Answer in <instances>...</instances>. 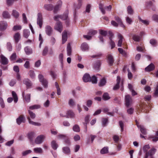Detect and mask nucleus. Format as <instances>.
I'll use <instances>...</instances> for the list:
<instances>
[{"mask_svg":"<svg viewBox=\"0 0 158 158\" xmlns=\"http://www.w3.org/2000/svg\"><path fill=\"white\" fill-rule=\"evenodd\" d=\"M133 39L135 41H139L140 39V37L139 36L135 35L133 36Z\"/></svg>","mask_w":158,"mask_h":158,"instance_id":"obj_55","label":"nucleus"},{"mask_svg":"<svg viewBox=\"0 0 158 158\" xmlns=\"http://www.w3.org/2000/svg\"><path fill=\"white\" fill-rule=\"evenodd\" d=\"M51 146L52 148L54 150H56L58 147V145L54 140L51 142Z\"/></svg>","mask_w":158,"mask_h":158,"instance_id":"obj_22","label":"nucleus"},{"mask_svg":"<svg viewBox=\"0 0 158 158\" xmlns=\"http://www.w3.org/2000/svg\"><path fill=\"white\" fill-rule=\"evenodd\" d=\"M45 137L43 135H40L38 136L35 139V142L37 144L41 143L43 141Z\"/></svg>","mask_w":158,"mask_h":158,"instance_id":"obj_8","label":"nucleus"},{"mask_svg":"<svg viewBox=\"0 0 158 158\" xmlns=\"http://www.w3.org/2000/svg\"><path fill=\"white\" fill-rule=\"evenodd\" d=\"M138 127L140 128V130L141 132L143 135H146L147 133L146 129L144 128V126L142 125H138Z\"/></svg>","mask_w":158,"mask_h":158,"instance_id":"obj_28","label":"nucleus"},{"mask_svg":"<svg viewBox=\"0 0 158 158\" xmlns=\"http://www.w3.org/2000/svg\"><path fill=\"white\" fill-rule=\"evenodd\" d=\"M48 47H45L44 48L42 52V55L43 56H45L47 55L48 52Z\"/></svg>","mask_w":158,"mask_h":158,"instance_id":"obj_51","label":"nucleus"},{"mask_svg":"<svg viewBox=\"0 0 158 158\" xmlns=\"http://www.w3.org/2000/svg\"><path fill=\"white\" fill-rule=\"evenodd\" d=\"M108 152V148L107 147H104L100 151L102 154L107 153Z\"/></svg>","mask_w":158,"mask_h":158,"instance_id":"obj_37","label":"nucleus"},{"mask_svg":"<svg viewBox=\"0 0 158 158\" xmlns=\"http://www.w3.org/2000/svg\"><path fill=\"white\" fill-rule=\"evenodd\" d=\"M154 95L156 97L158 96V84L156 85Z\"/></svg>","mask_w":158,"mask_h":158,"instance_id":"obj_64","label":"nucleus"},{"mask_svg":"<svg viewBox=\"0 0 158 158\" xmlns=\"http://www.w3.org/2000/svg\"><path fill=\"white\" fill-rule=\"evenodd\" d=\"M117 22L114 21L112 20L111 22V24L114 26L117 27L118 25H119L121 27H124V25L121 21V20H116Z\"/></svg>","mask_w":158,"mask_h":158,"instance_id":"obj_12","label":"nucleus"},{"mask_svg":"<svg viewBox=\"0 0 158 158\" xmlns=\"http://www.w3.org/2000/svg\"><path fill=\"white\" fill-rule=\"evenodd\" d=\"M38 78L40 81L42 83L44 86L45 88H47L48 83L47 80L44 78L43 76L41 74H39L38 76Z\"/></svg>","mask_w":158,"mask_h":158,"instance_id":"obj_4","label":"nucleus"},{"mask_svg":"<svg viewBox=\"0 0 158 158\" xmlns=\"http://www.w3.org/2000/svg\"><path fill=\"white\" fill-rule=\"evenodd\" d=\"M14 40L16 43H17L20 39V34L19 32L15 33L13 35Z\"/></svg>","mask_w":158,"mask_h":158,"instance_id":"obj_15","label":"nucleus"},{"mask_svg":"<svg viewBox=\"0 0 158 158\" xmlns=\"http://www.w3.org/2000/svg\"><path fill=\"white\" fill-rule=\"evenodd\" d=\"M7 26V23L3 21L0 22V30H4L6 29Z\"/></svg>","mask_w":158,"mask_h":158,"instance_id":"obj_13","label":"nucleus"},{"mask_svg":"<svg viewBox=\"0 0 158 158\" xmlns=\"http://www.w3.org/2000/svg\"><path fill=\"white\" fill-rule=\"evenodd\" d=\"M35 134L34 132H30L28 133V138L31 141H33L35 137Z\"/></svg>","mask_w":158,"mask_h":158,"instance_id":"obj_18","label":"nucleus"},{"mask_svg":"<svg viewBox=\"0 0 158 158\" xmlns=\"http://www.w3.org/2000/svg\"><path fill=\"white\" fill-rule=\"evenodd\" d=\"M63 150L64 153L67 154L69 153L70 152L69 148L68 147H63Z\"/></svg>","mask_w":158,"mask_h":158,"instance_id":"obj_45","label":"nucleus"},{"mask_svg":"<svg viewBox=\"0 0 158 158\" xmlns=\"http://www.w3.org/2000/svg\"><path fill=\"white\" fill-rule=\"evenodd\" d=\"M127 10L128 14H132L133 13V10L131 6H128L127 8Z\"/></svg>","mask_w":158,"mask_h":158,"instance_id":"obj_50","label":"nucleus"},{"mask_svg":"<svg viewBox=\"0 0 158 158\" xmlns=\"http://www.w3.org/2000/svg\"><path fill=\"white\" fill-rule=\"evenodd\" d=\"M67 39V32L66 31H64L62 33V44H64L66 41Z\"/></svg>","mask_w":158,"mask_h":158,"instance_id":"obj_14","label":"nucleus"},{"mask_svg":"<svg viewBox=\"0 0 158 158\" xmlns=\"http://www.w3.org/2000/svg\"><path fill=\"white\" fill-rule=\"evenodd\" d=\"M31 152L32 151L31 150H27L23 152V153H22V154L23 156H25L31 153Z\"/></svg>","mask_w":158,"mask_h":158,"instance_id":"obj_58","label":"nucleus"},{"mask_svg":"<svg viewBox=\"0 0 158 158\" xmlns=\"http://www.w3.org/2000/svg\"><path fill=\"white\" fill-rule=\"evenodd\" d=\"M53 6L52 4H46L44 6V8L48 10L51 11L52 10Z\"/></svg>","mask_w":158,"mask_h":158,"instance_id":"obj_26","label":"nucleus"},{"mask_svg":"<svg viewBox=\"0 0 158 158\" xmlns=\"http://www.w3.org/2000/svg\"><path fill=\"white\" fill-rule=\"evenodd\" d=\"M55 85L57 89V94L58 95H60L61 94L60 90L59 87V86L58 83L56 82H55Z\"/></svg>","mask_w":158,"mask_h":158,"instance_id":"obj_46","label":"nucleus"},{"mask_svg":"<svg viewBox=\"0 0 158 158\" xmlns=\"http://www.w3.org/2000/svg\"><path fill=\"white\" fill-rule=\"evenodd\" d=\"M120 80L121 79L120 77L119 76H117V84L114 87L113 89L114 90H116L119 89V84L120 81Z\"/></svg>","mask_w":158,"mask_h":158,"instance_id":"obj_20","label":"nucleus"},{"mask_svg":"<svg viewBox=\"0 0 158 158\" xmlns=\"http://www.w3.org/2000/svg\"><path fill=\"white\" fill-rule=\"evenodd\" d=\"M23 83L25 84L26 86L29 87L31 86L32 84L31 81L28 79H25L23 80Z\"/></svg>","mask_w":158,"mask_h":158,"instance_id":"obj_25","label":"nucleus"},{"mask_svg":"<svg viewBox=\"0 0 158 158\" xmlns=\"http://www.w3.org/2000/svg\"><path fill=\"white\" fill-rule=\"evenodd\" d=\"M0 57L1 59V62L2 64H6L8 63L7 59L3 55L1 54L0 56Z\"/></svg>","mask_w":158,"mask_h":158,"instance_id":"obj_16","label":"nucleus"},{"mask_svg":"<svg viewBox=\"0 0 158 158\" xmlns=\"http://www.w3.org/2000/svg\"><path fill=\"white\" fill-rule=\"evenodd\" d=\"M110 44L111 46V49L113 48L115 46V44L114 42L112 40V38H110Z\"/></svg>","mask_w":158,"mask_h":158,"instance_id":"obj_60","label":"nucleus"},{"mask_svg":"<svg viewBox=\"0 0 158 158\" xmlns=\"http://www.w3.org/2000/svg\"><path fill=\"white\" fill-rule=\"evenodd\" d=\"M97 33V31L94 30H89L88 34L89 35H93Z\"/></svg>","mask_w":158,"mask_h":158,"instance_id":"obj_49","label":"nucleus"},{"mask_svg":"<svg viewBox=\"0 0 158 158\" xmlns=\"http://www.w3.org/2000/svg\"><path fill=\"white\" fill-rule=\"evenodd\" d=\"M40 106L38 105H35L33 106H30L29 107V109L30 110H33L38 109L40 108Z\"/></svg>","mask_w":158,"mask_h":158,"instance_id":"obj_42","label":"nucleus"},{"mask_svg":"<svg viewBox=\"0 0 158 158\" xmlns=\"http://www.w3.org/2000/svg\"><path fill=\"white\" fill-rule=\"evenodd\" d=\"M55 29L61 32L63 30V26L61 22L58 20L54 27Z\"/></svg>","mask_w":158,"mask_h":158,"instance_id":"obj_6","label":"nucleus"},{"mask_svg":"<svg viewBox=\"0 0 158 158\" xmlns=\"http://www.w3.org/2000/svg\"><path fill=\"white\" fill-rule=\"evenodd\" d=\"M12 15L15 19H17L19 16V13L15 10H13L12 13Z\"/></svg>","mask_w":158,"mask_h":158,"instance_id":"obj_32","label":"nucleus"},{"mask_svg":"<svg viewBox=\"0 0 158 158\" xmlns=\"http://www.w3.org/2000/svg\"><path fill=\"white\" fill-rule=\"evenodd\" d=\"M150 148V146L149 144L146 145H145L143 148V151L145 152H148V150Z\"/></svg>","mask_w":158,"mask_h":158,"instance_id":"obj_53","label":"nucleus"},{"mask_svg":"<svg viewBox=\"0 0 158 158\" xmlns=\"http://www.w3.org/2000/svg\"><path fill=\"white\" fill-rule=\"evenodd\" d=\"M64 142L66 145H70L71 144V141L70 139L67 136L64 139Z\"/></svg>","mask_w":158,"mask_h":158,"instance_id":"obj_47","label":"nucleus"},{"mask_svg":"<svg viewBox=\"0 0 158 158\" xmlns=\"http://www.w3.org/2000/svg\"><path fill=\"white\" fill-rule=\"evenodd\" d=\"M106 82V80L105 78H103L100 80L99 82L98 83L99 86L102 87L105 85Z\"/></svg>","mask_w":158,"mask_h":158,"instance_id":"obj_30","label":"nucleus"},{"mask_svg":"<svg viewBox=\"0 0 158 158\" xmlns=\"http://www.w3.org/2000/svg\"><path fill=\"white\" fill-rule=\"evenodd\" d=\"M91 81L93 83L96 84L97 82V77L95 76H93L92 77H91V79L90 81Z\"/></svg>","mask_w":158,"mask_h":158,"instance_id":"obj_40","label":"nucleus"},{"mask_svg":"<svg viewBox=\"0 0 158 158\" xmlns=\"http://www.w3.org/2000/svg\"><path fill=\"white\" fill-rule=\"evenodd\" d=\"M113 139L116 143H117L119 140V137L118 136L115 135L113 136Z\"/></svg>","mask_w":158,"mask_h":158,"instance_id":"obj_62","label":"nucleus"},{"mask_svg":"<svg viewBox=\"0 0 158 158\" xmlns=\"http://www.w3.org/2000/svg\"><path fill=\"white\" fill-rule=\"evenodd\" d=\"M30 34V31L27 30L25 29L23 30V36L26 38H27Z\"/></svg>","mask_w":158,"mask_h":158,"instance_id":"obj_35","label":"nucleus"},{"mask_svg":"<svg viewBox=\"0 0 158 158\" xmlns=\"http://www.w3.org/2000/svg\"><path fill=\"white\" fill-rule=\"evenodd\" d=\"M25 51L26 53L29 55L32 53V51L31 49L29 48L28 47H26L25 48Z\"/></svg>","mask_w":158,"mask_h":158,"instance_id":"obj_44","label":"nucleus"},{"mask_svg":"<svg viewBox=\"0 0 158 158\" xmlns=\"http://www.w3.org/2000/svg\"><path fill=\"white\" fill-rule=\"evenodd\" d=\"M16 81L15 80H12L9 82V85L11 86H13L16 84Z\"/></svg>","mask_w":158,"mask_h":158,"instance_id":"obj_61","label":"nucleus"},{"mask_svg":"<svg viewBox=\"0 0 158 158\" xmlns=\"http://www.w3.org/2000/svg\"><path fill=\"white\" fill-rule=\"evenodd\" d=\"M103 5L101 3H100L99 5V8L103 14H105L106 13L105 10H107L108 11H110L111 9V5H109L108 6H106L103 7Z\"/></svg>","mask_w":158,"mask_h":158,"instance_id":"obj_5","label":"nucleus"},{"mask_svg":"<svg viewBox=\"0 0 158 158\" xmlns=\"http://www.w3.org/2000/svg\"><path fill=\"white\" fill-rule=\"evenodd\" d=\"M101 63L100 60H98L94 64V68L96 70H98L100 66Z\"/></svg>","mask_w":158,"mask_h":158,"instance_id":"obj_24","label":"nucleus"},{"mask_svg":"<svg viewBox=\"0 0 158 158\" xmlns=\"http://www.w3.org/2000/svg\"><path fill=\"white\" fill-rule=\"evenodd\" d=\"M30 77L32 78H34L35 76V74L34 72L32 70H30L29 73Z\"/></svg>","mask_w":158,"mask_h":158,"instance_id":"obj_57","label":"nucleus"},{"mask_svg":"<svg viewBox=\"0 0 158 158\" xmlns=\"http://www.w3.org/2000/svg\"><path fill=\"white\" fill-rule=\"evenodd\" d=\"M155 68V66L153 63H152L145 68V70L146 72H149L153 70Z\"/></svg>","mask_w":158,"mask_h":158,"instance_id":"obj_9","label":"nucleus"},{"mask_svg":"<svg viewBox=\"0 0 158 158\" xmlns=\"http://www.w3.org/2000/svg\"><path fill=\"white\" fill-rule=\"evenodd\" d=\"M22 29V26L20 25H16L14 26L12 29L14 31L20 30Z\"/></svg>","mask_w":158,"mask_h":158,"instance_id":"obj_39","label":"nucleus"},{"mask_svg":"<svg viewBox=\"0 0 158 158\" xmlns=\"http://www.w3.org/2000/svg\"><path fill=\"white\" fill-rule=\"evenodd\" d=\"M156 151V149L153 147L152 148L148 151L146 153L144 158H148V156H150L151 158H154L153 156L155 154Z\"/></svg>","mask_w":158,"mask_h":158,"instance_id":"obj_2","label":"nucleus"},{"mask_svg":"<svg viewBox=\"0 0 158 158\" xmlns=\"http://www.w3.org/2000/svg\"><path fill=\"white\" fill-rule=\"evenodd\" d=\"M68 19V16L67 15H57L54 17V19H62L63 20H67Z\"/></svg>","mask_w":158,"mask_h":158,"instance_id":"obj_11","label":"nucleus"},{"mask_svg":"<svg viewBox=\"0 0 158 158\" xmlns=\"http://www.w3.org/2000/svg\"><path fill=\"white\" fill-rule=\"evenodd\" d=\"M73 129L74 131L77 132H79L80 131V127L77 125H74L73 127Z\"/></svg>","mask_w":158,"mask_h":158,"instance_id":"obj_43","label":"nucleus"},{"mask_svg":"<svg viewBox=\"0 0 158 158\" xmlns=\"http://www.w3.org/2000/svg\"><path fill=\"white\" fill-rule=\"evenodd\" d=\"M67 50L68 55L70 56L72 53V49L70 43H68L67 44Z\"/></svg>","mask_w":158,"mask_h":158,"instance_id":"obj_27","label":"nucleus"},{"mask_svg":"<svg viewBox=\"0 0 158 158\" xmlns=\"http://www.w3.org/2000/svg\"><path fill=\"white\" fill-rule=\"evenodd\" d=\"M118 50L119 52L122 54L123 56L126 57L127 56V54L126 52L122 48H118Z\"/></svg>","mask_w":158,"mask_h":158,"instance_id":"obj_48","label":"nucleus"},{"mask_svg":"<svg viewBox=\"0 0 158 158\" xmlns=\"http://www.w3.org/2000/svg\"><path fill=\"white\" fill-rule=\"evenodd\" d=\"M67 114L68 116L71 118H73L75 116V114L72 110H68Z\"/></svg>","mask_w":158,"mask_h":158,"instance_id":"obj_36","label":"nucleus"},{"mask_svg":"<svg viewBox=\"0 0 158 158\" xmlns=\"http://www.w3.org/2000/svg\"><path fill=\"white\" fill-rule=\"evenodd\" d=\"M24 120L25 118H24L23 116L21 115L17 119L16 122L18 124L20 125L22 122H24Z\"/></svg>","mask_w":158,"mask_h":158,"instance_id":"obj_19","label":"nucleus"},{"mask_svg":"<svg viewBox=\"0 0 158 158\" xmlns=\"http://www.w3.org/2000/svg\"><path fill=\"white\" fill-rule=\"evenodd\" d=\"M118 37L119 40L118 42V46L119 47H121L123 42V37L121 34H118Z\"/></svg>","mask_w":158,"mask_h":158,"instance_id":"obj_21","label":"nucleus"},{"mask_svg":"<svg viewBox=\"0 0 158 158\" xmlns=\"http://www.w3.org/2000/svg\"><path fill=\"white\" fill-rule=\"evenodd\" d=\"M17 57L16 53L14 52L11 55L10 57V59L11 61H15L16 60Z\"/></svg>","mask_w":158,"mask_h":158,"instance_id":"obj_41","label":"nucleus"},{"mask_svg":"<svg viewBox=\"0 0 158 158\" xmlns=\"http://www.w3.org/2000/svg\"><path fill=\"white\" fill-rule=\"evenodd\" d=\"M81 48L82 50L84 51L87 50L89 48L88 45L86 43H83L81 46Z\"/></svg>","mask_w":158,"mask_h":158,"instance_id":"obj_31","label":"nucleus"},{"mask_svg":"<svg viewBox=\"0 0 158 158\" xmlns=\"http://www.w3.org/2000/svg\"><path fill=\"white\" fill-rule=\"evenodd\" d=\"M99 33L101 35L104 36H106L107 34V31L102 30H99Z\"/></svg>","mask_w":158,"mask_h":158,"instance_id":"obj_54","label":"nucleus"},{"mask_svg":"<svg viewBox=\"0 0 158 158\" xmlns=\"http://www.w3.org/2000/svg\"><path fill=\"white\" fill-rule=\"evenodd\" d=\"M150 138L152 139V141L153 142H156L158 140V137L152 135Z\"/></svg>","mask_w":158,"mask_h":158,"instance_id":"obj_59","label":"nucleus"},{"mask_svg":"<svg viewBox=\"0 0 158 158\" xmlns=\"http://www.w3.org/2000/svg\"><path fill=\"white\" fill-rule=\"evenodd\" d=\"M107 62L110 66L113 65L114 62V60L112 55L110 54H108L107 56Z\"/></svg>","mask_w":158,"mask_h":158,"instance_id":"obj_7","label":"nucleus"},{"mask_svg":"<svg viewBox=\"0 0 158 158\" xmlns=\"http://www.w3.org/2000/svg\"><path fill=\"white\" fill-rule=\"evenodd\" d=\"M3 17L5 19H9L10 17V15L8 12L7 11H4L3 12Z\"/></svg>","mask_w":158,"mask_h":158,"instance_id":"obj_33","label":"nucleus"},{"mask_svg":"<svg viewBox=\"0 0 158 158\" xmlns=\"http://www.w3.org/2000/svg\"><path fill=\"white\" fill-rule=\"evenodd\" d=\"M83 80L84 82H88L90 81L91 79V77L89 74L86 73L84 74L83 77Z\"/></svg>","mask_w":158,"mask_h":158,"instance_id":"obj_17","label":"nucleus"},{"mask_svg":"<svg viewBox=\"0 0 158 158\" xmlns=\"http://www.w3.org/2000/svg\"><path fill=\"white\" fill-rule=\"evenodd\" d=\"M53 30L52 27L48 25L45 27V31L46 34L48 35H51L52 33Z\"/></svg>","mask_w":158,"mask_h":158,"instance_id":"obj_10","label":"nucleus"},{"mask_svg":"<svg viewBox=\"0 0 158 158\" xmlns=\"http://www.w3.org/2000/svg\"><path fill=\"white\" fill-rule=\"evenodd\" d=\"M69 105L71 106H73L75 105V102L72 99H70L69 101Z\"/></svg>","mask_w":158,"mask_h":158,"instance_id":"obj_63","label":"nucleus"},{"mask_svg":"<svg viewBox=\"0 0 158 158\" xmlns=\"http://www.w3.org/2000/svg\"><path fill=\"white\" fill-rule=\"evenodd\" d=\"M125 102L126 106L128 107L130 106L133 102V100L129 95H126L125 96Z\"/></svg>","mask_w":158,"mask_h":158,"instance_id":"obj_3","label":"nucleus"},{"mask_svg":"<svg viewBox=\"0 0 158 158\" xmlns=\"http://www.w3.org/2000/svg\"><path fill=\"white\" fill-rule=\"evenodd\" d=\"M12 94L14 98V102L15 103L17 102L18 101V98L16 94L15 91H12Z\"/></svg>","mask_w":158,"mask_h":158,"instance_id":"obj_34","label":"nucleus"},{"mask_svg":"<svg viewBox=\"0 0 158 158\" xmlns=\"http://www.w3.org/2000/svg\"><path fill=\"white\" fill-rule=\"evenodd\" d=\"M34 152L36 153L41 154L43 152L42 149L40 148H35L33 149Z\"/></svg>","mask_w":158,"mask_h":158,"instance_id":"obj_29","label":"nucleus"},{"mask_svg":"<svg viewBox=\"0 0 158 158\" xmlns=\"http://www.w3.org/2000/svg\"><path fill=\"white\" fill-rule=\"evenodd\" d=\"M102 98L104 100H107L109 99L110 98V97L107 93H105L103 94Z\"/></svg>","mask_w":158,"mask_h":158,"instance_id":"obj_38","label":"nucleus"},{"mask_svg":"<svg viewBox=\"0 0 158 158\" xmlns=\"http://www.w3.org/2000/svg\"><path fill=\"white\" fill-rule=\"evenodd\" d=\"M89 115L85 117V123H83L85 127L86 128L87 127L86 124L89 122Z\"/></svg>","mask_w":158,"mask_h":158,"instance_id":"obj_56","label":"nucleus"},{"mask_svg":"<svg viewBox=\"0 0 158 158\" xmlns=\"http://www.w3.org/2000/svg\"><path fill=\"white\" fill-rule=\"evenodd\" d=\"M24 93H23V95L24 97V100L27 102H29L30 101L31 99V94H26L24 97Z\"/></svg>","mask_w":158,"mask_h":158,"instance_id":"obj_23","label":"nucleus"},{"mask_svg":"<svg viewBox=\"0 0 158 158\" xmlns=\"http://www.w3.org/2000/svg\"><path fill=\"white\" fill-rule=\"evenodd\" d=\"M66 135L64 134H59L57 136V138L59 139H64L67 137Z\"/></svg>","mask_w":158,"mask_h":158,"instance_id":"obj_52","label":"nucleus"},{"mask_svg":"<svg viewBox=\"0 0 158 158\" xmlns=\"http://www.w3.org/2000/svg\"><path fill=\"white\" fill-rule=\"evenodd\" d=\"M28 111L30 117H27V119L28 120L29 123L33 125L40 126L41 125L40 123L34 122L32 121L31 119L30 118L32 119L35 118L36 117V114H35L29 110H28Z\"/></svg>","mask_w":158,"mask_h":158,"instance_id":"obj_1","label":"nucleus"}]
</instances>
